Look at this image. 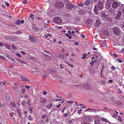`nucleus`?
I'll use <instances>...</instances> for the list:
<instances>
[{"label": "nucleus", "instance_id": "nucleus-45", "mask_svg": "<svg viewBox=\"0 0 124 124\" xmlns=\"http://www.w3.org/2000/svg\"><path fill=\"white\" fill-rule=\"evenodd\" d=\"M63 100L62 99H56V101H60Z\"/></svg>", "mask_w": 124, "mask_h": 124}, {"label": "nucleus", "instance_id": "nucleus-60", "mask_svg": "<svg viewBox=\"0 0 124 124\" xmlns=\"http://www.w3.org/2000/svg\"><path fill=\"white\" fill-rule=\"evenodd\" d=\"M5 5L6 6H7L8 7L9 6V4L8 2L6 3Z\"/></svg>", "mask_w": 124, "mask_h": 124}, {"label": "nucleus", "instance_id": "nucleus-12", "mask_svg": "<svg viewBox=\"0 0 124 124\" xmlns=\"http://www.w3.org/2000/svg\"><path fill=\"white\" fill-rule=\"evenodd\" d=\"M86 120H85L84 118L83 119V120L82 122L81 123L82 124H90V123Z\"/></svg>", "mask_w": 124, "mask_h": 124}, {"label": "nucleus", "instance_id": "nucleus-55", "mask_svg": "<svg viewBox=\"0 0 124 124\" xmlns=\"http://www.w3.org/2000/svg\"><path fill=\"white\" fill-rule=\"evenodd\" d=\"M0 46H4V45L2 43L0 42Z\"/></svg>", "mask_w": 124, "mask_h": 124}, {"label": "nucleus", "instance_id": "nucleus-52", "mask_svg": "<svg viewBox=\"0 0 124 124\" xmlns=\"http://www.w3.org/2000/svg\"><path fill=\"white\" fill-rule=\"evenodd\" d=\"M16 55H17V56L18 57H21L20 55L19 54H16Z\"/></svg>", "mask_w": 124, "mask_h": 124}, {"label": "nucleus", "instance_id": "nucleus-16", "mask_svg": "<svg viewBox=\"0 0 124 124\" xmlns=\"http://www.w3.org/2000/svg\"><path fill=\"white\" fill-rule=\"evenodd\" d=\"M101 120L104 121L106 122L107 123H111L108 120H107L106 119L104 118H102Z\"/></svg>", "mask_w": 124, "mask_h": 124}, {"label": "nucleus", "instance_id": "nucleus-54", "mask_svg": "<svg viewBox=\"0 0 124 124\" xmlns=\"http://www.w3.org/2000/svg\"><path fill=\"white\" fill-rule=\"evenodd\" d=\"M68 64L69 66L71 68H72L73 67V65L72 64H70L69 63H68Z\"/></svg>", "mask_w": 124, "mask_h": 124}, {"label": "nucleus", "instance_id": "nucleus-26", "mask_svg": "<svg viewBox=\"0 0 124 124\" xmlns=\"http://www.w3.org/2000/svg\"><path fill=\"white\" fill-rule=\"evenodd\" d=\"M28 119L30 121H32L33 120V117L31 115H30L29 116Z\"/></svg>", "mask_w": 124, "mask_h": 124}, {"label": "nucleus", "instance_id": "nucleus-15", "mask_svg": "<svg viewBox=\"0 0 124 124\" xmlns=\"http://www.w3.org/2000/svg\"><path fill=\"white\" fill-rule=\"evenodd\" d=\"M10 41H16L17 40V37H12L11 38Z\"/></svg>", "mask_w": 124, "mask_h": 124}, {"label": "nucleus", "instance_id": "nucleus-39", "mask_svg": "<svg viewBox=\"0 0 124 124\" xmlns=\"http://www.w3.org/2000/svg\"><path fill=\"white\" fill-rule=\"evenodd\" d=\"M99 122V121L98 120H97L95 119L94 121V123H95L96 124H98V123Z\"/></svg>", "mask_w": 124, "mask_h": 124}, {"label": "nucleus", "instance_id": "nucleus-11", "mask_svg": "<svg viewBox=\"0 0 124 124\" xmlns=\"http://www.w3.org/2000/svg\"><path fill=\"white\" fill-rule=\"evenodd\" d=\"M98 9L97 6H95L94 11L95 14H97L98 13Z\"/></svg>", "mask_w": 124, "mask_h": 124}, {"label": "nucleus", "instance_id": "nucleus-64", "mask_svg": "<svg viewBox=\"0 0 124 124\" xmlns=\"http://www.w3.org/2000/svg\"><path fill=\"white\" fill-rule=\"evenodd\" d=\"M68 33L69 34H70V35H71V32L70 31H68Z\"/></svg>", "mask_w": 124, "mask_h": 124}, {"label": "nucleus", "instance_id": "nucleus-22", "mask_svg": "<svg viewBox=\"0 0 124 124\" xmlns=\"http://www.w3.org/2000/svg\"><path fill=\"white\" fill-rule=\"evenodd\" d=\"M101 16L102 17H104L105 18L107 17V16L105 13H102L101 14Z\"/></svg>", "mask_w": 124, "mask_h": 124}, {"label": "nucleus", "instance_id": "nucleus-62", "mask_svg": "<svg viewBox=\"0 0 124 124\" xmlns=\"http://www.w3.org/2000/svg\"><path fill=\"white\" fill-rule=\"evenodd\" d=\"M41 117L43 118H44L45 117H46V115H44L42 116Z\"/></svg>", "mask_w": 124, "mask_h": 124}, {"label": "nucleus", "instance_id": "nucleus-32", "mask_svg": "<svg viewBox=\"0 0 124 124\" xmlns=\"http://www.w3.org/2000/svg\"><path fill=\"white\" fill-rule=\"evenodd\" d=\"M60 54L59 52H57L55 54V55L56 56L59 57V56L60 55Z\"/></svg>", "mask_w": 124, "mask_h": 124}, {"label": "nucleus", "instance_id": "nucleus-7", "mask_svg": "<svg viewBox=\"0 0 124 124\" xmlns=\"http://www.w3.org/2000/svg\"><path fill=\"white\" fill-rule=\"evenodd\" d=\"M97 6L99 10H100L103 8V6L102 3L101 2H99L98 3Z\"/></svg>", "mask_w": 124, "mask_h": 124}, {"label": "nucleus", "instance_id": "nucleus-59", "mask_svg": "<svg viewBox=\"0 0 124 124\" xmlns=\"http://www.w3.org/2000/svg\"><path fill=\"white\" fill-rule=\"evenodd\" d=\"M72 122V120H69L68 122L69 124H71Z\"/></svg>", "mask_w": 124, "mask_h": 124}, {"label": "nucleus", "instance_id": "nucleus-43", "mask_svg": "<svg viewBox=\"0 0 124 124\" xmlns=\"http://www.w3.org/2000/svg\"><path fill=\"white\" fill-rule=\"evenodd\" d=\"M95 110V109H91L90 108H87L86 109V110L87 111H90L91 110Z\"/></svg>", "mask_w": 124, "mask_h": 124}, {"label": "nucleus", "instance_id": "nucleus-27", "mask_svg": "<svg viewBox=\"0 0 124 124\" xmlns=\"http://www.w3.org/2000/svg\"><path fill=\"white\" fill-rule=\"evenodd\" d=\"M12 49L14 50H16V49H17V48L16 47H15L14 45H12Z\"/></svg>", "mask_w": 124, "mask_h": 124}, {"label": "nucleus", "instance_id": "nucleus-17", "mask_svg": "<svg viewBox=\"0 0 124 124\" xmlns=\"http://www.w3.org/2000/svg\"><path fill=\"white\" fill-rule=\"evenodd\" d=\"M52 105L53 104L51 102H50L49 105H46V107L48 108H49L52 107Z\"/></svg>", "mask_w": 124, "mask_h": 124}, {"label": "nucleus", "instance_id": "nucleus-3", "mask_svg": "<svg viewBox=\"0 0 124 124\" xmlns=\"http://www.w3.org/2000/svg\"><path fill=\"white\" fill-rule=\"evenodd\" d=\"M94 117L93 116H91L90 117L88 116H85L83 118L85 120H87V121H93V119Z\"/></svg>", "mask_w": 124, "mask_h": 124}, {"label": "nucleus", "instance_id": "nucleus-31", "mask_svg": "<svg viewBox=\"0 0 124 124\" xmlns=\"http://www.w3.org/2000/svg\"><path fill=\"white\" fill-rule=\"evenodd\" d=\"M18 61L19 62H20L21 63H22L24 64L25 63V62L24 61H23L20 59H18Z\"/></svg>", "mask_w": 124, "mask_h": 124}, {"label": "nucleus", "instance_id": "nucleus-53", "mask_svg": "<svg viewBox=\"0 0 124 124\" xmlns=\"http://www.w3.org/2000/svg\"><path fill=\"white\" fill-rule=\"evenodd\" d=\"M113 55L115 57H116L118 56V55L116 54H113Z\"/></svg>", "mask_w": 124, "mask_h": 124}, {"label": "nucleus", "instance_id": "nucleus-13", "mask_svg": "<svg viewBox=\"0 0 124 124\" xmlns=\"http://www.w3.org/2000/svg\"><path fill=\"white\" fill-rule=\"evenodd\" d=\"M121 14V12L120 11H119L117 13V15L116 16V19H118Z\"/></svg>", "mask_w": 124, "mask_h": 124}, {"label": "nucleus", "instance_id": "nucleus-25", "mask_svg": "<svg viewBox=\"0 0 124 124\" xmlns=\"http://www.w3.org/2000/svg\"><path fill=\"white\" fill-rule=\"evenodd\" d=\"M99 82L101 85H104L105 83V82L104 80L100 81Z\"/></svg>", "mask_w": 124, "mask_h": 124}, {"label": "nucleus", "instance_id": "nucleus-51", "mask_svg": "<svg viewBox=\"0 0 124 124\" xmlns=\"http://www.w3.org/2000/svg\"><path fill=\"white\" fill-rule=\"evenodd\" d=\"M47 76V75L46 73L43 74V76L44 78H45Z\"/></svg>", "mask_w": 124, "mask_h": 124}, {"label": "nucleus", "instance_id": "nucleus-36", "mask_svg": "<svg viewBox=\"0 0 124 124\" xmlns=\"http://www.w3.org/2000/svg\"><path fill=\"white\" fill-rule=\"evenodd\" d=\"M78 6L79 7H82L84 6L83 3L78 4Z\"/></svg>", "mask_w": 124, "mask_h": 124}, {"label": "nucleus", "instance_id": "nucleus-33", "mask_svg": "<svg viewBox=\"0 0 124 124\" xmlns=\"http://www.w3.org/2000/svg\"><path fill=\"white\" fill-rule=\"evenodd\" d=\"M94 62H93V60H92L91 62H90V64H91V67H92L93 65H94Z\"/></svg>", "mask_w": 124, "mask_h": 124}, {"label": "nucleus", "instance_id": "nucleus-30", "mask_svg": "<svg viewBox=\"0 0 124 124\" xmlns=\"http://www.w3.org/2000/svg\"><path fill=\"white\" fill-rule=\"evenodd\" d=\"M118 119L120 121L122 122V118L120 116H118Z\"/></svg>", "mask_w": 124, "mask_h": 124}, {"label": "nucleus", "instance_id": "nucleus-50", "mask_svg": "<svg viewBox=\"0 0 124 124\" xmlns=\"http://www.w3.org/2000/svg\"><path fill=\"white\" fill-rule=\"evenodd\" d=\"M62 64H60V67L61 69H63V68L62 67Z\"/></svg>", "mask_w": 124, "mask_h": 124}, {"label": "nucleus", "instance_id": "nucleus-10", "mask_svg": "<svg viewBox=\"0 0 124 124\" xmlns=\"http://www.w3.org/2000/svg\"><path fill=\"white\" fill-rule=\"evenodd\" d=\"M22 81H29V80L27 78L21 76L20 77Z\"/></svg>", "mask_w": 124, "mask_h": 124}, {"label": "nucleus", "instance_id": "nucleus-35", "mask_svg": "<svg viewBox=\"0 0 124 124\" xmlns=\"http://www.w3.org/2000/svg\"><path fill=\"white\" fill-rule=\"evenodd\" d=\"M30 17L32 19H33L34 18V15L32 14L30 15Z\"/></svg>", "mask_w": 124, "mask_h": 124}, {"label": "nucleus", "instance_id": "nucleus-34", "mask_svg": "<svg viewBox=\"0 0 124 124\" xmlns=\"http://www.w3.org/2000/svg\"><path fill=\"white\" fill-rule=\"evenodd\" d=\"M59 57L60 58H62L63 59H64L65 58L64 56L63 55L61 54H60V55L59 56Z\"/></svg>", "mask_w": 124, "mask_h": 124}, {"label": "nucleus", "instance_id": "nucleus-28", "mask_svg": "<svg viewBox=\"0 0 124 124\" xmlns=\"http://www.w3.org/2000/svg\"><path fill=\"white\" fill-rule=\"evenodd\" d=\"M15 33L16 34H20L22 32L20 30H18L17 31H16Z\"/></svg>", "mask_w": 124, "mask_h": 124}, {"label": "nucleus", "instance_id": "nucleus-4", "mask_svg": "<svg viewBox=\"0 0 124 124\" xmlns=\"http://www.w3.org/2000/svg\"><path fill=\"white\" fill-rule=\"evenodd\" d=\"M54 22L58 23H60L62 22V19L58 17H55L54 19Z\"/></svg>", "mask_w": 124, "mask_h": 124}, {"label": "nucleus", "instance_id": "nucleus-63", "mask_svg": "<svg viewBox=\"0 0 124 124\" xmlns=\"http://www.w3.org/2000/svg\"><path fill=\"white\" fill-rule=\"evenodd\" d=\"M81 35H82V37L83 38H85V35H82V34H81Z\"/></svg>", "mask_w": 124, "mask_h": 124}, {"label": "nucleus", "instance_id": "nucleus-6", "mask_svg": "<svg viewBox=\"0 0 124 124\" xmlns=\"http://www.w3.org/2000/svg\"><path fill=\"white\" fill-rule=\"evenodd\" d=\"M101 23V21L98 20H97L96 21V22L95 23V25L96 26H99Z\"/></svg>", "mask_w": 124, "mask_h": 124}, {"label": "nucleus", "instance_id": "nucleus-49", "mask_svg": "<svg viewBox=\"0 0 124 124\" xmlns=\"http://www.w3.org/2000/svg\"><path fill=\"white\" fill-rule=\"evenodd\" d=\"M88 25H90L91 24V22L89 21H88L86 22Z\"/></svg>", "mask_w": 124, "mask_h": 124}, {"label": "nucleus", "instance_id": "nucleus-18", "mask_svg": "<svg viewBox=\"0 0 124 124\" xmlns=\"http://www.w3.org/2000/svg\"><path fill=\"white\" fill-rule=\"evenodd\" d=\"M5 46L8 49H11V47L8 44H5Z\"/></svg>", "mask_w": 124, "mask_h": 124}, {"label": "nucleus", "instance_id": "nucleus-58", "mask_svg": "<svg viewBox=\"0 0 124 124\" xmlns=\"http://www.w3.org/2000/svg\"><path fill=\"white\" fill-rule=\"evenodd\" d=\"M61 51L62 52L64 53L65 52V51L63 49H61Z\"/></svg>", "mask_w": 124, "mask_h": 124}, {"label": "nucleus", "instance_id": "nucleus-1", "mask_svg": "<svg viewBox=\"0 0 124 124\" xmlns=\"http://www.w3.org/2000/svg\"><path fill=\"white\" fill-rule=\"evenodd\" d=\"M55 8L58 9H61L64 7L63 4L62 2H59L55 4Z\"/></svg>", "mask_w": 124, "mask_h": 124}, {"label": "nucleus", "instance_id": "nucleus-41", "mask_svg": "<svg viewBox=\"0 0 124 124\" xmlns=\"http://www.w3.org/2000/svg\"><path fill=\"white\" fill-rule=\"evenodd\" d=\"M117 61L120 63L122 62V61L120 58H118L117 59Z\"/></svg>", "mask_w": 124, "mask_h": 124}, {"label": "nucleus", "instance_id": "nucleus-40", "mask_svg": "<svg viewBox=\"0 0 124 124\" xmlns=\"http://www.w3.org/2000/svg\"><path fill=\"white\" fill-rule=\"evenodd\" d=\"M122 25V27L124 29V22H122L121 23Z\"/></svg>", "mask_w": 124, "mask_h": 124}, {"label": "nucleus", "instance_id": "nucleus-38", "mask_svg": "<svg viewBox=\"0 0 124 124\" xmlns=\"http://www.w3.org/2000/svg\"><path fill=\"white\" fill-rule=\"evenodd\" d=\"M23 3L24 4H26L27 2V0H22Z\"/></svg>", "mask_w": 124, "mask_h": 124}, {"label": "nucleus", "instance_id": "nucleus-23", "mask_svg": "<svg viewBox=\"0 0 124 124\" xmlns=\"http://www.w3.org/2000/svg\"><path fill=\"white\" fill-rule=\"evenodd\" d=\"M17 25H20V21L19 20H18L15 23Z\"/></svg>", "mask_w": 124, "mask_h": 124}, {"label": "nucleus", "instance_id": "nucleus-37", "mask_svg": "<svg viewBox=\"0 0 124 124\" xmlns=\"http://www.w3.org/2000/svg\"><path fill=\"white\" fill-rule=\"evenodd\" d=\"M111 69L112 70H114L116 69V68L114 66H112L111 67Z\"/></svg>", "mask_w": 124, "mask_h": 124}, {"label": "nucleus", "instance_id": "nucleus-57", "mask_svg": "<svg viewBox=\"0 0 124 124\" xmlns=\"http://www.w3.org/2000/svg\"><path fill=\"white\" fill-rule=\"evenodd\" d=\"M63 116H64L66 117L68 116V114L67 113L63 114Z\"/></svg>", "mask_w": 124, "mask_h": 124}, {"label": "nucleus", "instance_id": "nucleus-9", "mask_svg": "<svg viewBox=\"0 0 124 124\" xmlns=\"http://www.w3.org/2000/svg\"><path fill=\"white\" fill-rule=\"evenodd\" d=\"M91 3V0H86L85 2V5L87 6H89Z\"/></svg>", "mask_w": 124, "mask_h": 124}, {"label": "nucleus", "instance_id": "nucleus-14", "mask_svg": "<svg viewBox=\"0 0 124 124\" xmlns=\"http://www.w3.org/2000/svg\"><path fill=\"white\" fill-rule=\"evenodd\" d=\"M118 4L116 2H114L112 4V6L114 8H116L118 6Z\"/></svg>", "mask_w": 124, "mask_h": 124}, {"label": "nucleus", "instance_id": "nucleus-47", "mask_svg": "<svg viewBox=\"0 0 124 124\" xmlns=\"http://www.w3.org/2000/svg\"><path fill=\"white\" fill-rule=\"evenodd\" d=\"M25 88H27L28 90H29V89L30 87L29 86L27 85H25Z\"/></svg>", "mask_w": 124, "mask_h": 124}, {"label": "nucleus", "instance_id": "nucleus-46", "mask_svg": "<svg viewBox=\"0 0 124 124\" xmlns=\"http://www.w3.org/2000/svg\"><path fill=\"white\" fill-rule=\"evenodd\" d=\"M117 115L116 114H114L113 115V117H116L117 116Z\"/></svg>", "mask_w": 124, "mask_h": 124}, {"label": "nucleus", "instance_id": "nucleus-29", "mask_svg": "<svg viewBox=\"0 0 124 124\" xmlns=\"http://www.w3.org/2000/svg\"><path fill=\"white\" fill-rule=\"evenodd\" d=\"M51 35L50 34H47V35H44V36L46 37H51Z\"/></svg>", "mask_w": 124, "mask_h": 124}, {"label": "nucleus", "instance_id": "nucleus-5", "mask_svg": "<svg viewBox=\"0 0 124 124\" xmlns=\"http://www.w3.org/2000/svg\"><path fill=\"white\" fill-rule=\"evenodd\" d=\"M29 39L31 42H35L36 41V39L32 35H30L29 36Z\"/></svg>", "mask_w": 124, "mask_h": 124}, {"label": "nucleus", "instance_id": "nucleus-42", "mask_svg": "<svg viewBox=\"0 0 124 124\" xmlns=\"http://www.w3.org/2000/svg\"><path fill=\"white\" fill-rule=\"evenodd\" d=\"M47 93V92L46 91H44L43 92V94L44 95H46Z\"/></svg>", "mask_w": 124, "mask_h": 124}, {"label": "nucleus", "instance_id": "nucleus-8", "mask_svg": "<svg viewBox=\"0 0 124 124\" xmlns=\"http://www.w3.org/2000/svg\"><path fill=\"white\" fill-rule=\"evenodd\" d=\"M113 31L114 33L118 35L119 33V31L118 28H115L113 29Z\"/></svg>", "mask_w": 124, "mask_h": 124}, {"label": "nucleus", "instance_id": "nucleus-24", "mask_svg": "<svg viewBox=\"0 0 124 124\" xmlns=\"http://www.w3.org/2000/svg\"><path fill=\"white\" fill-rule=\"evenodd\" d=\"M26 102L24 101H23L21 102L22 105L23 106H25L26 105Z\"/></svg>", "mask_w": 124, "mask_h": 124}, {"label": "nucleus", "instance_id": "nucleus-2", "mask_svg": "<svg viewBox=\"0 0 124 124\" xmlns=\"http://www.w3.org/2000/svg\"><path fill=\"white\" fill-rule=\"evenodd\" d=\"M66 6L67 9L70 10H74L76 8V6L71 3L67 4Z\"/></svg>", "mask_w": 124, "mask_h": 124}, {"label": "nucleus", "instance_id": "nucleus-21", "mask_svg": "<svg viewBox=\"0 0 124 124\" xmlns=\"http://www.w3.org/2000/svg\"><path fill=\"white\" fill-rule=\"evenodd\" d=\"M11 105L12 107L14 108H16L17 107V106L16 105V104L14 102H12L11 103Z\"/></svg>", "mask_w": 124, "mask_h": 124}, {"label": "nucleus", "instance_id": "nucleus-44", "mask_svg": "<svg viewBox=\"0 0 124 124\" xmlns=\"http://www.w3.org/2000/svg\"><path fill=\"white\" fill-rule=\"evenodd\" d=\"M82 111V110L81 109H80L79 110H78V113L79 114H81L80 113V112L81 111Z\"/></svg>", "mask_w": 124, "mask_h": 124}, {"label": "nucleus", "instance_id": "nucleus-56", "mask_svg": "<svg viewBox=\"0 0 124 124\" xmlns=\"http://www.w3.org/2000/svg\"><path fill=\"white\" fill-rule=\"evenodd\" d=\"M21 91L22 93H24L25 92V89H22Z\"/></svg>", "mask_w": 124, "mask_h": 124}, {"label": "nucleus", "instance_id": "nucleus-61", "mask_svg": "<svg viewBox=\"0 0 124 124\" xmlns=\"http://www.w3.org/2000/svg\"><path fill=\"white\" fill-rule=\"evenodd\" d=\"M61 106V104H59L57 105L56 106V107L57 108H59L60 107V106Z\"/></svg>", "mask_w": 124, "mask_h": 124}, {"label": "nucleus", "instance_id": "nucleus-20", "mask_svg": "<svg viewBox=\"0 0 124 124\" xmlns=\"http://www.w3.org/2000/svg\"><path fill=\"white\" fill-rule=\"evenodd\" d=\"M11 36H6L5 37V39L6 40H10L11 39Z\"/></svg>", "mask_w": 124, "mask_h": 124}, {"label": "nucleus", "instance_id": "nucleus-48", "mask_svg": "<svg viewBox=\"0 0 124 124\" xmlns=\"http://www.w3.org/2000/svg\"><path fill=\"white\" fill-rule=\"evenodd\" d=\"M108 82L110 83H112L113 82V80L111 79H110L108 80Z\"/></svg>", "mask_w": 124, "mask_h": 124}, {"label": "nucleus", "instance_id": "nucleus-19", "mask_svg": "<svg viewBox=\"0 0 124 124\" xmlns=\"http://www.w3.org/2000/svg\"><path fill=\"white\" fill-rule=\"evenodd\" d=\"M33 109V108L32 107H30L29 108L28 110L29 112L30 113H31L32 112V110Z\"/></svg>", "mask_w": 124, "mask_h": 124}]
</instances>
